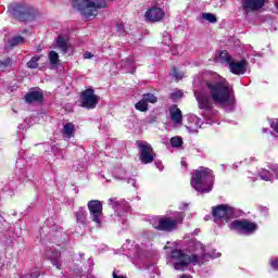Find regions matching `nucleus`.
<instances>
[{
    "label": "nucleus",
    "instance_id": "79ce46f5",
    "mask_svg": "<svg viewBox=\"0 0 278 278\" xmlns=\"http://www.w3.org/2000/svg\"><path fill=\"white\" fill-rule=\"evenodd\" d=\"M38 51H40V48H38Z\"/></svg>",
    "mask_w": 278,
    "mask_h": 278
},
{
    "label": "nucleus",
    "instance_id": "1a4fd4ad",
    "mask_svg": "<svg viewBox=\"0 0 278 278\" xmlns=\"http://www.w3.org/2000/svg\"><path fill=\"white\" fill-rule=\"evenodd\" d=\"M79 101L81 103V108L94 110V108L99 105V96L94 93L92 88H88L80 92Z\"/></svg>",
    "mask_w": 278,
    "mask_h": 278
},
{
    "label": "nucleus",
    "instance_id": "393cba45",
    "mask_svg": "<svg viewBox=\"0 0 278 278\" xmlns=\"http://www.w3.org/2000/svg\"><path fill=\"white\" fill-rule=\"evenodd\" d=\"M218 58L219 60H222V62H225L226 64H229L233 60V58L229 55V52L227 50L220 51Z\"/></svg>",
    "mask_w": 278,
    "mask_h": 278
},
{
    "label": "nucleus",
    "instance_id": "f3484780",
    "mask_svg": "<svg viewBox=\"0 0 278 278\" xmlns=\"http://www.w3.org/2000/svg\"><path fill=\"white\" fill-rule=\"evenodd\" d=\"M169 115L172 121L177 125L184 123V114L181 113V109L177 108V104L172 105L169 109Z\"/></svg>",
    "mask_w": 278,
    "mask_h": 278
},
{
    "label": "nucleus",
    "instance_id": "4468645a",
    "mask_svg": "<svg viewBox=\"0 0 278 278\" xmlns=\"http://www.w3.org/2000/svg\"><path fill=\"white\" fill-rule=\"evenodd\" d=\"M241 4L245 12H255L256 10H261L264 8V0H241Z\"/></svg>",
    "mask_w": 278,
    "mask_h": 278
},
{
    "label": "nucleus",
    "instance_id": "dca6fc26",
    "mask_svg": "<svg viewBox=\"0 0 278 278\" xmlns=\"http://www.w3.org/2000/svg\"><path fill=\"white\" fill-rule=\"evenodd\" d=\"M198 106L199 110H205L206 112H210L214 109V104L212 103V100L210 97L205 94H199L197 96Z\"/></svg>",
    "mask_w": 278,
    "mask_h": 278
},
{
    "label": "nucleus",
    "instance_id": "473e14b6",
    "mask_svg": "<svg viewBox=\"0 0 278 278\" xmlns=\"http://www.w3.org/2000/svg\"><path fill=\"white\" fill-rule=\"evenodd\" d=\"M170 75H172V77H175V79H182V77H184V75H181V73H179L177 67H173Z\"/></svg>",
    "mask_w": 278,
    "mask_h": 278
},
{
    "label": "nucleus",
    "instance_id": "7c9ffc66",
    "mask_svg": "<svg viewBox=\"0 0 278 278\" xmlns=\"http://www.w3.org/2000/svg\"><path fill=\"white\" fill-rule=\"evenodd\" d=\"M202 18H204V21H208V23H216V21H218L216 18V15H214L212 13H203Z\"/></svg>",
    "mask_w": 278,
    "mask_h": 278
},
{
    "label": "nucleus",
    "instance_id": "6ab92c4d",
    "mask_svg": "<svg viewBox=\"0 0 278 278\" xmlns=\"http://www.w3.org/2000/svg\"><path fill=\"white\" fill-rule=\"evenodd\" d=\"M75 216H76V220L77 223H79V225H88V219H87V216H88V212L84 211V208H79L76 213H75Z\"/></svg>",
    "mask_w": 278,
    "mask_h": 278
},
{
    "label": "nucleus",
    "instance_id": "7ed1b4c3",
    "mask_svg": "<svg viewBox=\"0 0 278 278\" xmlns=\"http://www.w3.org/2000/svg\"><path fill=\"white\" fill-rule=\"evenodd\" d=\"M8 13L13 21H18L20 23H34V21L38 18V10L23 2H13L9 4Z\"/></svg>",
    "mask_w": 278,
    "mask_h": 278
},
{
    "label": "nucleus",
    "instance_id": "ddd939ff",
    "mask_svg": "<svg viewBox=\"0 0 278 278\" xmlns=\"http://www.w3.org/2000/svg\"><path fill=\"white\" fill-rule=\"evenodd\" d=\"M247 60L244 59L239 62L232 59L228 64V68L232 75H244V73H247Z\"/></svg>",
    "mask_w": 278,
    "mask_h": 278
},
{
    "label": "nucleus",
    "instance_id": "a878e982",
    "mask_svg": "<svg viewBox=\"0 0 278 278\" xmlns=\"http://www.w3.org/2000/svg\"><path fill=\"white\" fill-rule=\"evenodd\" d=\"M142 99L146 101V103H157V98L155 94L151 93V92H148V93H143L142 94Z\"/></svg>",
    "mask_w": 278,
    "mask_h": 278
},
{
    "label": "nucleus",
    "instance_id": "2f4dec72",
    "mask_svg": "<svg viewBox=\"0 0 278 278\" xmlns=\"http://www.w3.org/2000/svg\"><path fill=\"white\" fill-rule=\"evenodd\" d=\"M134 63H135L134 59L128 58V59L123 60L121 62V65L124 66V68H126V67L134 68Z\"/></svg>",
    "mask_w": 278,
    "mask_h": 278
},
{
    "label": "nucleus",
    "instance_id": "f257e3e1",
    "mask_svg": "<svg viewBox=\"0 0 278 278\" xmlns=\"http://www.w3.org/2000/svg\"><path fill=\"white\" fill-rule=\"evenodd\" d=\"M204 86L214 103H219V105H233L236 103L233 87L229 85L227 79H208L204 81Z\"/></svg>",
    "mask_w": 278,
    "mask_h": 278
},
{
    "label": "nucleus",
    "instance_id": "9b49d317",
    "mask_svg": "<svg viewBox=\"0 0 278 278\" xmlns=\"http://www.w3.org/2000/svg\"><path fill=\"white\" fill-rule=\"evenodd\" d=\"M87 207L92 223H96L100 227L101 216H103V203L99 200H91L88 202Z\"/></svg>",
    "mask_w": 278,
    "mask_h": 278
},
{
    "label": "nucleus",
    "instance_id": "c85d7f7f",
    "mask_svg": "<svg viewBox=\"0 0 278 278\" xmlns=\"http://www.w3.org/2000/svg\"><path fill=\"white\" fill-rule=\"evenodd\" d=\"M169 142L172 147L179 149V147L184 144V139H181V137H173L170 138Z\"/></svg>",
    "mask_w": 278,
    "mask_h": 278
},
{
    "label": "nucleus",
    "instance_id": "ea45409f",
    "mask_svg": "<svg viewBox=\"0 0 278 278\" xmlns=\"http://www.w3.org/2000/svg\"><path fill=\"white\" fill-rule=\"evenodd\" d=\"M22 34H29V30H28V29H24V30L22 31Z\"/></svg>",
    "mask_w": 278,
    "mask_h": 278
},
{
    "label": "nucleus",
    "instance_id": "f704fd0d",
    "mask_svg": "<svg viewBox=\"0 0 278 278\" xmlns=\"http://www.w3.org/2000/svg\"><path fill=\"white\" fill-rule=\"evenodd\" d=\"M184 97V93L181 91H176L169 94V99H181Z\"/></svg>",
    "mask_w": 278,
    "mask_h": 278
},
{
    "label": "nucleus",
    "instance_id": "423d86ee",
    "mask_svg": "<svg viewBox=\"0 0 278 278\" xmlns=\"http://www.w3.org/2000/svg\"><path fill=\"white\" fill-rule=\"evenodd\" d=\"M236 215V208L229 204H219L212 206V216L214 220H222V223H229Z\"/></svg>",
    "mask_w": 278,
    "mask_h": 278
},
{
    "label": "nucleus",
    "instance_id": "e433bc0d",
    "mask_svg": "<svg viewBox=\"0 0 278 278\" xmlns=\"http://www.w3.org/2000/svg\"><path fill=\"white\" fill-rule=\"evenodd\" d=\"M271 127L276 134H278V119L274 124H271Z\"/></svg>",
    "mask_w": 278,
    "mask_h": 278
},
{
    "label": "nucleus",
    "instance_id": "f8f14e48",
    "mask_svg": "<svg viewBox=\"0 0 278 278\" xmlns=\"http://www.w3.org/2000/svg\"><path fill=\"white\" fill-rule=\"evenodd\" d=\"M164 16H166V13L162 8L157 7H152L144 13V18L149 21V23H160V21H164Z\"/></svg>",
    "mask_w": 278,
    "mask_h": 278
},
{
    "label": "nucleus",
    "instance_id": "0eeeda50",
    "mask_svg": "<svg viewBox=\"0 0 278 278\" xmlns=\"http://www.w3.org/2000/svg\"><path fill=\"white\" fill-rule=\"evenodd\" d=\"M181 219L173 218L170 216H161L157 220V225H153L156 231H166L170 233L173 231H177L179 229V224Z\"/></svg>",
    "mask_w": 278,
    "mask_h": 278
},
{
    "label": "nucleus",
    "instance_id": "a211bd4d",
    "mask_svg": "<svg viewBox=\"0 0 278 278\" xmlns=\"http://www.w3.org/2000/svg\"><path fill=\"white\" fill-rule=\"evenodd\" d=\"M62 252L54 251L52 252V256L50 257L51 264L58 268V270H62Z\"/></svg>",
    "mask_w": 278,
    "mask_h": 278
},
{
    "label": "nucleus",
    "instance_id": "4be33fe9",
    "mask_svg": "<svg viewBox=\"0 0 278 278\" xmlns=\"http://www.w3.org/2000/svg\"><path fill=\"white\" fill-rule=\"evenodd\" d=\"M135 110H138V112H148L149 111V104L147 101L141 98L136 104H135Z\"/></svg>",
    "mask_w": 278,
    "mask_h": 278
},
{
    "label": "nucleus",
    "instance_id": "4c0bfd02",
    "mask_svg": "<svg viewBox=\"0 0 278 278\" xmlns=\"http://www.w3.org/2000/svg\"><path fill=\"white\" fill-rule=\"evenodd\" d=\"M180 278H192L190 275H181Z\"/></svg>",
    "mask_w": 278,
    "mask_h": 278
},
{
    "label": "nucleus",
    "instance_id": "cd10ccee",
    "mask_svg": "<svg viewBox=\"0 0 278 278\" xmlns=\"http://www.w3.org/2000/svg\"><path fill=\"white\" fill-rule=\"evenodd\" d=\"M9 66H12V58L8 56L0 61V71H8Z\"/></svg>",
    "mask_w": 278,
    "mask_h": 278
},
{
    "label": "nucleus",
    "instance_id": "bb28decb",
    "mask_svg": "<svg viewBox=\"0 0 278 278\" xmlns=\"http://www.w3.org/2000/svg\"><path fill=\"white\" fill-rule=\"evenodd\" d=\"M41 55H35L27 62V68H38Z\"/></svg>",
    "mask_w": 278,
    "mask_h": 278
},
{
    "label": "nucleus",
    "instance_id": "2eb2a0df",
    "mask_svg": "<svg viewBox=\"0 0 278 278\" xmlns=\"http://www.w3.org/2000/svg\"><path fill=\"white\" fill-rule=\"evenodd\" d=\"M26 103H42L45 101V93L42 91H29L24 96Z\"/></svg>",
    "mask_w": 278,
    "mask_h": 278
},
{
    "label": "nucleus",
    "instance_id": "5701e85b",
    "mask_svg": "<svg viewBox=\"0 0 278 278\" xmlns=\"http://www.w3.org/2000/svg\"><path fill=\"white\" fill-rule=\"evenodd\" d=\"M25 42V38L23 36H15L11 40H9V46L11 49L14 47H18V45H23Z\"/></svg>",
    "mask_w": 278,
    "mask_h": 278
},
{
    "label": "nucleus",
    "instance_id": "20e7f679",
    "mask_svg": "<svg viewBox=\"0 0 278 278\" xmlns=\"http://www.w3.org/2000/svg\"><path fill=\"white\" fill-rule=\"evenodd\" d=\"M108 8L105 0H74L73 9L77 10L85 18H94L99 10Z\"/></svg>",
    "mask_w": 278,
    "mask_h": 278
},
{
    "label": "nucleus",
    "instance_id": "58836bf2",
    "mask_svg": "<svg viewBox=\"0 0 278 278\" xmlns=\"http://www.w3.org/2000/svg\"><path fill=\"white\" fill-rule=\"evenodd\" d=\"M261 179H263L264 181H268V177L267 176H261Z\"/></svg>",
    "mask_w": 278,
    "mask_h": 278
},
{
    "label": "nucleus",
    "instance_id": "9d476101",
    "mask_svg": "<svg viewBox=\"0 0 278 278\" xmlns=\"http://www.w3.org/2000/svg\"><path fill=\"white\" fill-rule=\"evenodd\" d=\"M139 149V160L142 164H152L155 162L156 155L153 153V147L147 141H139L138 142Z\"/></svg>",
    "mask_w": 278,
    "mask_h": 278
},
{
    "label": "nucleus",
    "instance_id": "aec40b11",
    "mask_svg": "<svg viewBox=\"0 0 278 278\" xmlns=\"http://www.w3.org/2000/svg\"><path fill=\"white\" fill-rule=\"evenodd\" d=\"M56 47L63 51V53H68V41H66V38L64 36L59 35L56 38Z\"/></svg>",
    "mask_w": 278,
    "mask_h": 278
},
{
    "label": "nucleus",
    "instance_id": "f03ea898",
    "mask_svg": "<svg viewBox=\"0 0 278 278\" xmlns=\"http://www.w3.org/2000/svg\"><path fill=\"white\" fill-rule=\"evenodd\" d=\"M190 185L200 194L212 192L214 188V172L207 167L195 169L191 176Z\"/></svg>",
    "mask_w": 278,
    "mask_h": 278
},
{
    "label": "nucleus",
    "instance_id": "c756f323",
    "mask_svg": "<svg viewBox=\"0 0 278 278\" xmlns=\"http://www.w3.org/2000/svg\"><path fill=\"white\" fill-rule=\"evenodd\" d=\"M115 29L121 34V36H125V34H127V30H125V23L121 21L115 24Z\"/></svg>",
    "mask_w": 278,
    "mask_h": 278
},
{
    "label": "nucleus",
    "instance_id": "412c9836",
    "mask_svg": "<svg viewBox=\"0 0 278 278\" xmlns=\"http://www.w3.org/2000/svg\"><path fill=\"white\" fill-rule=\"evenodd\" d=\"M63 134L67 136V138H73L75 136V125L73 123H67L63 126Z\"/></svg>",
    "mask_w": 278,
    "mask_h": 278
},
{
    "label": "nucleus",
    "instance_id": "39448f33",
    "mask_svg": "<svg viewBox=\"0 0 278 278\" xmlns=\"http://www.w3.org/2000/svg\"><path fill=\"white\" fill-rule=\"evenodd\" d=\"M172 260H176V263H174V268L175 270H185L184 268H186L189 264H193L194 266H197V264H200L201 262V257L197 254H191L190 256L186 253H184V251L178 250V249H174L172 251V255H170Z\"/></svg>",
    "mask_w": 278,
    "mask_h": 278
},
{
    "label": "nucleus",
    "instance_id": "72a5a7b5",
    "mask_svg": "<svg viewBox=\"0 0 278 278\" xmlns=\"http://www.w3.org/2000/svg\"><path fill=\"white\" fill-rule=\"evenodd\" d=\"M269 266L270 268H273V270L278 271V258H271L269 262Z\"/></svg>",
    "mask_w": 278,
    "mask_h": 278
},
{
    "label": "nucleus",
    "instance_id": "b1692460",
    "mask_svg": "<svg viewBox=\"0 0 278 278\" xmlns=\"http://www.w3.org/2000/svg\"><path fill=\"white\" fill-rule=\"evenodd\" d=\"M49 60L52 66H58V64H60V54L52 50L49 53Z\"/></svg>",
    "mask_w": 278,
    "mask_h": 278
},
{
    "label": "nucleus",
    "instance_id": "6e6552de",
    "mask_svg": "<svg viewBox=\"0 0 278 278\" xmlns=\"http://www.w3.org/2000/svg\"><path fill=\"white\" fill-rule=\"evenodd\" d=\"M230 229L238 231V233H255L258 226L257 223L248 219H235L230 223Z\"/></svg>",
    "mask_w": 278,
    "mask_h": 278
},
{
    "label": "nucleus",
    "instance_id": "c9c22d12",
    "mask_svg": "<svg viewBox=\"0 0 278 278\" xmlns=\"http://www.w3.org/2000/svg\"><path fill=\"white\" fill-rule=\"evenodd\" d=\"M92 58H94V54H92V52L86 51V52L84 53V59H85V60H92Z\"/></svg>",
    "mask_w": 278,
    "mask_h": 278
},
{
    "label": "nucleus",
    "instance_id": "a19ab883",
    "mask_svg": "<svg viewBox=\"0 0 278 278\" xmlns=\"http://www.w3.org/2000/svg\"><path fill=\"white\" fill-rule=\"evenodd\" d=\"M38 51H40V48H38Z\"/></svg>",
    "mask_w": 278,
    "mask_h": 278
}]
</instances>
